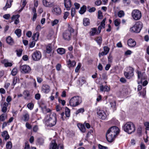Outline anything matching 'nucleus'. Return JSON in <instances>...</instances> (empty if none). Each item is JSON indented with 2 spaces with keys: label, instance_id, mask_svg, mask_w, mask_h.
I'll return each instance as SVG.
<instances>
[{
  "label": "nucleus",
  "instance_id": "49",
  "mask_svg": "<svg viewBox=\"0 0 149 149\" xmlns=\"http://www.w3.org/2000/svg\"><path fill=\"white\" fill-rule=\"evenodd\" d=\"M144 124L146 127V130H149V122H146L144 123Z\"/></svg>",
  "mask_w": 149,
  "mask_h": 149
},
{
  "label": "nucleus",
  "instance_id": "57",
  "mask_svg": "<svg viewBox=\"0 0 149 149\" xmlns=\"http://www.w3.org/2000/svg\"><path fill=\"white\" fill-rule=\"evenodd\" d=\"M17 54L19 56H21L22 54V50L21 49H19V51H17Z\"/></svg>",
  "mask_w": 149,
  "mask_h": 149
},
{
  "label": "nucleus",
  "instance_id": "7",
  "mask_svg": "<svg viewBox=\"0 0 149 149\" xmlns=\"http://www.w3.org/2000/svg\"><path fill=\"white\" fill-rule=\"evenodd\" d=\"M143 27V24L141 22H137L130 29V31L132 32L138 33L140 32Z\"/></svg>",
  "mask_w": 149,
  "mask_h": 149
},
{
  "label": "nucleus",
  "instance_id": "51",
  "mask_svg": "<svg viewBox=\"0 0 149 149\" xmlns=\"http://www.w3.org/2000/svg\"><path fill=\"white\" fill-rule=\"evenodd\" d=\"M120 23V19H116L114 21V24L116 26H118Z\"/></svg>",
  "mask_w": 149,
  "mask_h": 149
},
{
  "label": "nucleus",
  "instance_id": "18",
  "mask_svg": "<svg viewBox=\"0 0 149 149\" xmlns=\"http://www.w3.org/2000/svg\"><path fill=\"white\" fill-rule=\"evenodd\" d=\"M57 144L55 140H53L49 145V149H56Z\"/></svg>",
  "mask_w": 149,
  "mask_h": 149
},
{
  "label": "nucleus",
  "instance_id": "16",
  "mask_svg": "<svg viewBox=\"0 0 149 149\" xmlns=\"http://www.w3.org/2000/svg\"><path fill=\"white\" fill-rule=\"evenodd\" d=\"M64 4L65 7L67 10L70 9L71 6V2L70 0H64Z\"/></svg>",
  "mask_w": 149,
  "mask_h": 149
},
{
  "label": "nucleus",
  "instance_id": "43",
  "mask_svg": "<svg viewBox=\"0 0 149 149\" xmlns=\"http://www.w3.org/2000/svg\"><path fill=\"white\" fill-rule=\"evenodd\" d=\"M17 72V68H15L13 69L11 71V73L13 76L15 75Z\"/></svg>",
  "mask_w": 149,
  "mask_h": 149
},
{
  "label": "nucleus",
  "instance_id": "26",
  "mask_svg": "<svg viewBox=\"0 0 149 149\" xmlns=\"http://www.w3.org/2000/svg\"><path fill=\"white\" fill-rule=\"evenodd\" d=\"M7 42L10 45H12L13 43V39L11 37L8 36L6 39Z\"/></svg>",
  "mask_w": 149,
  "mask_h": 149
},
{
  "label": "nucleus",
  "instance_id": "35",
  "mask_svg": "<svg viewBox=\"0 0 149 149\" xmlns=\"http://www.w3.org/2000/svg\"><path fill=\"white\" fill-rule=\"evenodd\" d=\"M57 52L58 53L60 54H63L65 52V50L63 48H59L57 49Z\"/></svg>",
  "mask_w": 149,
  "mask_h": 149
},
{
  "label": "nucleus",
  "instance_id": "52",
  "mask_svg": "<svg viewBox=\"0 0 149 149\" xmlns=\"http://www.w3.org/2000/svg\"><path fill=\"white\" fill-rule=\"evenodd\" d=\"M69 15V13L68 12H65L64 13L63 18L64 19H66Z\"/></svg>",
  "mask_w": 149,
  "mask_h": 149
},
{
  "label": "nucleus",
  "instance_id": "13",
  "mask_svg": "<svg viewBox=\"0 0 149 149\" xmlns=\"http://www.w3.org/2000/svg\"><path fill=\"white\" fill-rule=\"evenodd\" d=\"M52 0H42L43 5L47 7H51L54 5V2Z\"/></svg>",
  "mask_w": 149,
  "mask_h": 149
},
{
  "label": "nucleus",
  "instance_id": "1",
  "mask_svg": "<svg viewBox=\"0 0 149 149\" xmlns=\"http://www.w3.org/2000/svg\"><path fill=\"white\" fill-rule=\"evenodd\" d=\"M119 133V128L116 126L111 127L107 131L106 134L107 140L109 142H111L114 140L116 136Z\"/></svg>",
  "mask_w": 149,
  "mask_h": 149
},
{
  "label": "nucleus",
  "instance_id": "33",
  "mask_svg": "<svg viewBox=\"0 0 149 149\" xmlns=\"http://www.w3.org/2000/svg\"><path fill=\"white\" fill-rule=\"evenodd\" d=\"M76 63L75 61H71L70 59L69 60L68 62V65H70L71 67L74 66L76 65Z\"/></svg>",
  "mask_w": 149,
  "mask_h": 149
},
{
  "label": "nucleus",
  "instance_id": "42",
  "mask_svg": "<svg viewBox=\"0 0 149 149\" xmlns=\"http://www.w3.org/2000/svg\"><path fill=\"white\" fill-rule=\"evenodd\" d=\"M12 147V144L10 141H9L6 143V148L7 149H11Z\"/></svg>",
  "mask_w": 149,
  "mask_h": 149
},
{
  "label": "nucleus",
  "instance_id": "36",
  "mask_svg": "<svg viewBox=\"0 0 149 149\" xmlns=\"http://www.w3.org/2000/svg\"><path fill=\"white\" fill-rule=\"evenodd\" d=\"M15 33L17 36L19 37L21 35V30L20 29H17L15 31Z\"/></svg>",
  "mask_w": 149,
  "mask_h": 149
},
{
  "label": "nucleus",
  "instance_id": "28",
  "mask_svg": "<svg viewBox=\"0 0 149 149\" xmlns=\"http://www.w3.org/2000/svg\"><path fill=\"white\" fill-rule=\"evenodd\" d=\"M23 94L24 95V98L27 99L30 96L29 91L28 90H25L23 92Z\"/></svg>",
  "mask_w": 149,
  "mask_h": 149
},
{
  "label": "nucleus",
  "instance_id": "56",
  "mask_svg": "<svg viewBox=\"0 0 149 149\" xmlns=\"http://www.w3.org/2000/svg\"><path fill=\"white\" fill-rule=\"evenodd\" d=\"M74 6L75 7V9H79L80 7V4L77 3H74Z\"/></svg>",
  "mask_w": 149,
  "mask_h": 149
},
{
  "label": "nucleus",
  "instance_id": "60",
  "mask_svg": "<svg viewBox=\"0 0 149 149\" xmlns=\"http://www.w3.org/2000/svg\"><path fill=\"white\" fill-rule=\"evenodd\" d=\"M24 149H30V146L27 142L25 143V147Z\"/></svg>",
  "mask_w": 149,
  "mask_h": 149
},
{
  "label": "nucleus",
  "instance_id": "54",
  "mask_svg": "<svg viewBox=\"0 0 149 149\" xmlns=\"http://www.w3.org/2000/svg\"><path fill=\"white\" fill-rule=\"evenodd\" d=\"M103 16L102 15V13L100 10H99L98 11V19H101L102 18Z\"/></svg>",
  "mask_w": 149,
  "mask_h": 149
},
{
  "label": "nucleus",
  "instance_id": "22",
  "mask_svg": "<svg viewBox=\"0 0 149 149\" xmlns=\"http://www.w3.org/2000/svg\"><path fill=\"white\" fill-rule=\"evenodd\" d=\"M42 89L46 93H48L50 91V87L47 84H43Z\"/></svg>",
  "mask_w": 149,
  "mask_h": 149
},
{
  "label": "nucleus",
  "instance_id": "17",
  "mask_svg": "<svg viewBox=\"0 0 149 149\" xmlns=\"http://www.w3.org/2000/svg\"><path fill=\"white\" fill-rule=\"evenodd\" d=\"M109 48L107 46H105L104 47V51L101 53H99V56L100 57L101 55L104 56L107 55L109 52Z\"/></svg>",
  "mask_w": 149,
  "mask_h": 149
},
{
  "label": "nucleus",
  "instance_id": "3",
  "mask_svg": "<svg viewBox=\"0 0 149 149\" xmlns=\"http://www.w3.org/2000/svg\"><path fill=\"white\" fill-rule=\"evenodd\" d=\"M123 129L125 132L131 134L135 131V127L132 123L128 122L124 125Z\"/></svg>",
  "mask_w": 149,
  "mask_h": 149
},
{
  "label": "nucleus",
  "instance_id": "23",
  "mask_svg": "<svg viewBox=\"0 0 149 149\" xmlns=\"http://www.w3.org/2000/svg\"><path fill=\"white\" fill-rule=\"evenodd\" d=\"M40 107L43 112H49L51 111V110L50 109L47 108L46 106L44 104H42L40 105Z\"/></svg>",
  "mask_w": 149,
  "mask_h": 149
},
{
  "label": "nucleus",
  "instance_id": "34",
  "mask_svg": "<svg viewBox=\"0 0 149 149\" xmlns=\"http://www.w3.org/2000/svg\"><path fill=\"white\" fill-rule=\"evenodd\" d=\"M111 107L114 110H116V104L115 101H113L110 103Z\"/></svg>",
  "mask_w": 149,
  "mask_h": 149
},
{
  "label": "nucleus",
  "instance_id": "41",
  "mask_svg": "<svg viewBox=\"0 0 149 149\" xmlns=\"http://www.w3.org/2000/svg\"><path fill=\"white\" fill-rule=\"evenodd\" d=\"M29 119V115L28 113H26L23 115V119L24 121H27Z\"/></svg>",
  "mask_w": 149,
  "mask_h": 149
},
{
  "label": "nucleus",
  "instance_id": "19",
  "mask_svg": "<svg viewBox=\"0 0 149 149\" xmlns=\"http://www.w3.org/2000/svg\"><path fill=\"white\" fill-rule=\"evenodd\" d=\"M136 42L132 38H130L127 41V44L130 47H134L136 45Z\"/></svg>",
  "mask_w": 149,
  "mask_h": 149
},
{
  "label": "nucleus",
  "instance_id": "15",
  "mask_svg": "<svg viewBox=\"0 0 149 149\" xmlns=\"http://www.w3.org/2000/svg\"><path fill=\"white\" fill-rule=\"evenodd\" d=\"M1 105L2 107V111L3 113L6 112L7 110V107L8 106V104L6 102H4L2 101L1 102Z\"/></svg>",
  "mask_w": 149,
  "mask_h": 149
},
{
  "label": "nucleus",
  "instance_id": "59",
  "mask_svg": "<svg viewBox=\"0 0 149 149\" xmlns=\"http://www.w3.org/2000/svg\"><path fill=\"white\" fill-rule=\"evenodd\" d=\"M58 100L59 102L61 103L64 106L65 105V102L64 100H61L59 98H58Z\"/></svg>",
  "mask_w": 149,
  "mask_h": 149
},
{
  "label": "nucleus",
  "instance_id": "12",
  "mask_svg": "<svg viewBox=\"0 0 149 149\" xmlns=\"http://www.w3.org/2000/svg\"><path fill=\"white\" fill-rule=\"evenodd\" d=\"M20 68L21 72L23 73H29L31 70L29 66L26 65H21Z\"/></svg>",
  "mask_w": 149,
  "mask_h": 149
},
{
  "label": "nucleus",
  "instance_id": "55",
  "mask_svg": "<svg viewBox=\"0 0 149 149\" xmlns=\"http://www.w3.org/2000/svg\"><path fill=\"white\" fill-rule=\"evenodd\" d=\"M75 9L74 8H72L71 9V15L72 17H73L75 14Z\"/></svg>",
  "mask_w": 149,
  "mask_h": 149
},
{
  "label": "nucleus",
  "instance_id": "21",
  "mask_svg": "<svg viewBox=\"0 0 149 149\" xmlns=\"http://www.w3.org/2000/svg\"><path fill=\"white\" fill-rule=\"evenodd\" d=\"M13 1V0H7L5 6L3 8V10H6L8 8L10 7L11 6V3Z\"/></svg>",
  "mask_w": 149,
  "mask_h": 149
},
{
  "label": "nucleus",
  "instance_id": "47",
  "mask_svg": "<svg viewBox=\"0 0 149 149\" xmlns=\"http://www.w3.org/2000/svg\"><path fill=\"white\" fill-rule=\"evenodd\" d=\"M106 18H104L102 21L101 22L100 24V26L103 28H104L105 27V22L106 20Z\"/></svg>",
  "mask_w": 149,
  "mask_h": 149
},
{
  "label": "nucleus",
  "instance_id": "62",
  "mask_svg": "<svg viewBox=\"0 0 149 149\" xmlns=\"http://www.w3.org/2000/svg\"><path fill=\"white\" fill-rule=\"evenodd\" d=\"M10 17V15L9 14H5L3 16V17L6 19H8Z\"/></svg>",
  "mask_w": 149,
  "mask_h": 149
},
{
  "label": "nucleus",
  "instance_id": "45",
  "mask_svg": "<svg viewBox=\"0 0 149 149\" xmlns=\"http://www.w3.org/2000/svg\"><path fill=\"white\" fill-rule=\"evenodd\" d=\"M91 36H94L96 33L97 31V29L96 28H94L91 29Z\"/></svg>",
  "mask_w": 149,
  "mask_h": 149
},
{
  "label": "nucleus",
  "instance_id": "5",
  "mask_svg": "<svg viewBox=\"0 0 149 149\" xmlns=\"http://www.w3.org/2000/svg\"><path fill=\"white\" fill-rule=\"evenodd\" d=\"M82 102L81 98L79 96H74L72 97L70 102V104L72 107H76Z\"/></svg>",
  "mask_w": 149,
  "mask_h": 149
},
{
  "label": "nucleus",
  "instance_id": "11",
  "mask_svg": "<svg viewBox=\"0 0 149 149\" xmlns=\"http://www.w3.org/2000/svg\"><path fill=\"white\" fill-rule=\"evenodd\" d=\"M32 58L34 61H38L41 58V54L39 51H36L33 53L32 55Z\"/></svg>",
  "mask_w": 149,
  "mask_h": 149
},
{
  "label": "nucleus",
  "instance_id": "38",
  "mask_svg": "<svg viewBox=\"0 0 149 149\" xmlns=\"http://www.w3.org/2000/svg\"><path fill=\"white\" fill-rule=\"evenodd\" d=\"M54 37V32L53 31H50L47 36L48 38L49 39H51Z\"/></svg>",
  "mask_w": 149,
  "mask_h": 149
},
{
  "label": "nucleus",
  "instance_id": "20",
  "mask_svg": "<svg viewBox=\"0 0 149 149\" xmlns=\"http://www.w3.org/2000/svg\"><path fill=\"white\" fill-rule=\"evenodd\" d=\"M20 15L17 14L16 15H13V16L11 18L12 20L13 21L14 20V24H17L19 22V17Z\"/></svg>",
  "mask_w": 149,
  "mask_h": 149
},
{
  "label": "nucleus",
  "instance_id": "53",
  "mask_svg": "<svg viewBox=\"0 0 149 149\" xmlns=\"http://www.w3.org/2000/svg\"><path fill=\"white\" fill-rule=\"evenodd\" d=\"M33 104L30 103H29L27 105V106L28 108L30 110L32 109L33 107Z\"/></svg>",
  "mask_w": 149,
  "mask_h": 149
},
{
  "label": "nucleus",
  "instance_id": "8",
  "mask_svg": "<svg viewBox=\"0 0 149 149\" xmlns=\"http://www.w3.org/2000/svg\"><path fill=\"white\" fill-rule=\"evenodd\" d=\"M132 18L135 20L139 19L141 17V13L140 11L137 9L133 10L132 13Z\"/></svg>",
  "mask_w": 149,
  "mask_h": 149
},
{
  "label": "nucleus",
  "instance_id": "40",
  "mask_svg": "<svg viewBox=\"0 0 149 149\" xmlns=\"http://www.w3.org/2000/svg\"><path fill=\"white\" fill-rule=\"evenodd\" d=\"M96 40L98 44L100 45H101L102 41V39L101 37H98L96 38Z\"/></svg>",
  "mask_w": 149,
  "mask_h": 149
},
{
  "label": "nucleus",
  "instance_id": "6",
  "mask_svg": "<svg viewBox=\"0 0 149 149\" xmlns=\"http://www.w3.org/2000/svg\"><path fill=\"white\" fill-rule=\"evenodd\" d=\"M138 78V84L141 83L142 84H148V81L146 78V77L145 72H142L140 71H137Z\"/></svg>",
  "mask_w": 149,
  "mask_h": 149
},
{
  "label": "nucleus",
  "instance_id": "25",
  "mask_svg": "<svg viewBox=\"0 0 149 149\" xmlns=\"http://www.w3.org/2000/svg\"><path fill=\"white\" fill-rule=\"evenodd\" d=\"M77 126L80 130L82 132H85L86 129L84 126V125L81 123H79L77 124Z\"/></svg>",
  "mask_w": 149,
  "mask_h": 149
},
{
  "label": "nucleus",
  "instance_id": "9",
  "mask_svg": "<svg viewBox=\"0 0 149 149\" xmlns=\"http://www.w3.org/2000/svg\"><path fill=\"white\" fill-rule=\"evenodd\" d=\"M52 14L58 16L61 13V10L59 6L56 5L54 6L52 10Z\"/></svg>",
  "mask_w": 149,
  "mask_h": 149
},
{
  "label": "nucleus",
  "instance_id": "58",
  "mask_svg": "<svg viewBox=\"0 0 149 149\" xmlns=\"http://www.w3.org/2000/svg\"><path fill=\"white\" fill-rule=\"evenodd\" d=\"M32 34V33L31 31H28L26 33V35L28 37L30 38Z\"/></svg>",
  "mask_w": 149,
  "mask_h": 149
},
{
  "label": "nucleus",
  "instance_id": "4",
  "mask_svg": "<svg viewBox=\"0 0 149 149\" xmlns=\"http://www.w3.org/2000/svg\"><path fill=\"white\" fill-rule=\"evenodd\" d=\"M74 29L70 25H69L67 29L63 34V38L66 40H70L72 33L74 32Z\"/></svg>",
  "mask_w": 149,
  "mask_h": 149
},
{
  "label": "nucleus",
  "instance_id": "2",
  "mask_svg": "<svg viewBox=\"0 0 149 149\" xmlns=\"http://www.w3.org/2000/svg\"><path fill=\"white\" fill-rule=\"evenodd\" d=\"M56 114L53 113L47 116L45 119L46 124L48 126H53L56 123Z\"/></svg>",
  "mask_w": 149,
  "mask_h": 149
},
{
  "label": "nucleus",
  "instance_id": "24",
  "mask_svg": "<svg viewBox=\"0 0 149 149\" xmlns=\"http://www.w3.org/2000/svg\"><path fill=\"white\" fill-rule=\"evenodd\" d=\"M100 88L101 91H108L110 90L109 87L106 85H102L100 86Z\"/></svg>",
  "mask_w": 149,
  "mask_h": 149
},
{
  "label": "nucleus",
  "instance_id": "63",
  "mask_svg": "<svg viewBox=\"0 0 149 149\" xmlns=\"http://www.w3.org/2000/svg\"><path fill=\"white\" fill-rule=\"evenodd\" d=\"M61 65L59 64H58L56 65V69L58 71H59L61 69Z\"/></svg>",
  "mask_w": 149,
  "mask_h": 149
},
{
  "label": "nucleus",
  "instance_id": "46",
  "mask_svg": "<svg viewBox=\"0 0 149 149\" xmlns=\"http://www.w3.org/2000/svg\"><path fill=\"white\" fill-rule=\"evenodd\" d=\"M26 0H23V1L22 2V8L19 10L20 11H21L24 8V7L26 6Z\"/></svg>",
  "mask_w": 149,
  "mask_h": 149
},
{
  "label": "nucleus",
  "instance_id": "29",
  "mask_svg": "<svg viewBox=\"0 0 149 149\" xmlns=\"http://www.w3.org/2000/svg\"><path fill=\"white\" fill-rule=\"evenodd\" d=\"M90 24V20L88 18H84L83 19V24L84 26H86Z\"/></svg>",
  "mask_w": 149,
  "mask_h": 149
},
{
  "label": "nucleus",
  "instance_id": "44",
  "mask_svg": "<svg viewBox=\"0 0 149 149\" xmlns=\"http://www.w3.org/2000/svg\"><path fill=\"white\" fill-rule=\"evenodd\" d=\"M13 82V84L19 83V80L17 77H15L14 78Z\"/></svg>",
  "mask_w": 149,
  "mask_h": 149
},
{
  "label": "nucleus",
  "instance_id": "27",
  "mask_svg": "<svg viewBox=\"0 0 149 149\" xmlns=\"http://www.w3.org/2000/svg\"><path fill=\"white\" fill-rule=\"evenodd\" d=\"M86 7L85 5H83L80 8V10L79 11V13L81 14H83L86 11Z\"/></svg>",
  "mask_w": 149,
  "mask_h": 149
},
{
  "label": "nucleus",
  "instance_id": "31",
  "mask_svg": "<svg viewBox=\"0 0 149 149\" xmlns=\"http://www.w3.org/2000/svg\"><path fill=\"white\" fill-rule=\"evenodd\" d=\"M7 118V115L6 114L3 113L0 116V121H3Z\"/></svg>",
  "mask_w": 149,
  "mask_h": 149
},
{
  "label": "nucleus",
  "instance_id": "48",
  "mask_svg": "<svg viewBox=\"0 0 149 149\" xmlns=\"http://www.w3.org/2000/svg\"><path fill=\"white\" fill-rule=\"evenodd\" d=\"M84 111V108H81L78 109L76 112V114H78L80 113H83Z\"/></svg>",
  "mask_w": 149,
  "mask_h": 149
},
{
  "label": "nucleus",
  "instance_id": "61",
  "mask_svg": "<svg viewBox=\"0 0 149 149\" xmlns=\"http://www.w3.org/2000/svg\"><path fill=\"white\" fill-rule=\"evenodd\" d=\"M12 63H9V62L6 63L4 64V65H5V67H8V66L10 67V66H12Z\"/></svg>",
  "mask_w": 149,
  "mask_h": 149
},
{
  "label": "nucleus",
  "instance_id": "30",
  "mask_svg": "<svg viewBox=\"0 0 149 149\" xmlns=\"http://www.w3.org/2000/svg\"><path fill=\"white\" fill-rule=\"evenodd\" d=\"M39 36V33L38 32H37L35 33H34L32 36V38L33 40L36 41L38 39Z\"/></svg>",
  "mask_w": 149,
  "mask_h": 149
},
{
  "label": "nucleus",
  "instance_id": "10",
  "mask_svg": "<svg viewBox=\"0 0 149 149\" xmlns=\"http://www.w3.org/2000/svg\"><path fill=\"white\" fill-rule=\"evenodd\" d=\"M127 72H124V75L125 77L128 79L131 78L134 75L133 72L134 70L133 68L130 67L127 68Z\"/></svg>",
  "mask_w": 149,
  "mask_h": 149
},
{
  "label": "nucleus",
  "instance_id": "37",
  "mask_svg": "<svg viewBox=\"0 0 149 149\" xmlns=\"http://www.w3.org/2000/svg\"><path fill=\"white\" fill-rule=\"evenodd\" d=\"M65 114L67 117H69L70 115V110L67 107H66L65 109Z\"/></svg>",
  "mask_w": 149,
  "mask_h": 149
},
{
  "label": "nucleus",
  "instance_id": "32",
  "mask_svg": "<svg viewBox=\"0 0 149 149\" xmlns=\"http://www.w3.org/2000/svg\"><path fill=\"white\" fill-rule=\"evenodd\" d=\"M46 51L47 53H50L52 51V47L50 44H49L46 47Z\"/></svg>",
  "mask_w": 149,
  "mask_h": 149
},
{
  "label": "nucleus",
  "instance_id": "39",
  "mask_svg": "<svg viewBox=\"0 0 149 149\" xmlns=\"http://www.w3.org/2000/svg\"><path fill=\"white\" fill-rule=\"evenodd\" d=\"M125 15V13L123 10H120L118 13V15L119 17H123Z\"/></svg>",
  "mask_w": 149,
  "mask_h": 149
},
{
  "label": "nucleus",
  "instance_id": "14",
  "mask_svg": "<svg viewBox=\"0 0 149 149\" xmlns=\"http://www.w3.org/2000/svg\"><path fill=\"white\" fill-rule=\"evenodd\" d=\"M97 114L99 116V118L102 119H104L106 117V115L104 111L99 109L97 110Z\"/></svg>",
  "mask_w": 149,
  "mask_h": 149
},
{
  "label": "nucleus",
  "instance_id": "50",
  "mask_svg": "<svg viewBox=\"0 0 149 149\" xmlns=\"http://www.w3.org/2000/svg\"><path fill=\"white\" fill-rule=\"evenodd\" d=\"M59 22V20L57 19H55L51 22V25L52 26H53L57 24Z\"/></svg>",
  "mask_w": 149,
  "mask_h": 149
},
{
  "label": "nucleus",
  "instance_id": "64",
  "mask_svg": "<svg viewBox=\"0 0 149 149\" xmlns=\"http://www.w3.org/2000/svg\"><path fill=\"white\" fill-rule=\"evenodd\" d=\"M35 41L31 42L29 44V46L30 47H33L35 45Z\"/></svg>",
  "mask_w": 149,
  "mask_h": 149
}]
</instances>
